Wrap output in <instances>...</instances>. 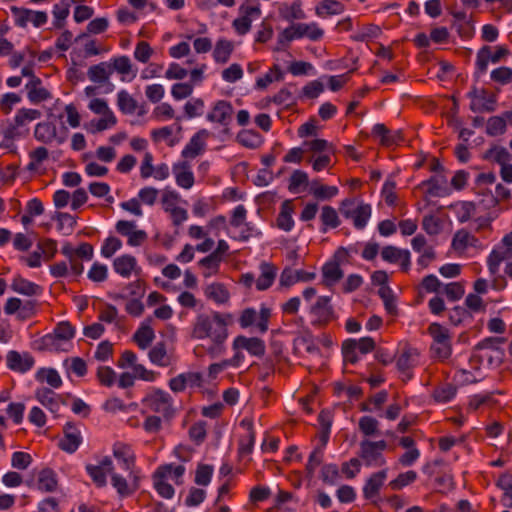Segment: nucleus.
<instances>
[{"label":"nucleus","instance_id":"obj_1","mask_svg":"<svg viewBox=\"0 0 512 512\" xmlns=\"http://www.w3.org/2000/svg\"><path fill=\"white\" fill-rule=\"evenodd\" d=\"M234 317L228 312L210 311L199 313L191 323L190 337L193 340H206L200 347L212 359L226 353V342L229 337L228 327Z\"/></svg>","mask_w":512,"mask_h":512},{"label":"nucleus","instance_id":"obj_2","mask_svg":"<svg viewBox=\"0 0 512 512\" xmlns=\"http://www.w3.org/2000/svg\"><path fill=\"white\" fill-rule=\"evenodd\" d=\"M185 471L184 465L174 463L158 466L152 475L154 489L161 497L172 499L175 494L172 484L182 485Z\"/></svg>","mask_w":512,"mask_h":512},{"label":"nucleus","instance_id":"obj_3","mask_svg":"<svg viewBox=\"0 0 512 512\" xmlns=\"http://www.w3.org/2000/svg\"><path fill=\"white\" fill-rule=\"evenodd\" d=\"M141 414H157L163 419H171L176 412L173 397L165 390L150 388L141 399Z\"/></svg>","mask_w":512,"mask_h":512},{"label":"nucleus","instance_id":"obj_4","mask_svg":"<svg viewBox=\"0 0 512 512\" xmlns=\"http://www.w3.org/2000/svg\"><path fill=\"white\" fill-rule=\"evenodd\" d=\"M87 107L92 113L100 116V118L92 119L85 125V129L88 133L97 134L105 130H110L117 125L118 119L113 110L109 107L106 99L91 98Z\"/></svg>","mask_w":512,"mask_h":512},{"label":"nucleus","instance_id":"obj_5","mask_svg":"<svg viewBox=\"0 0 512 512\" xmlns=\"http://www.w3.org/2000/svg\"><path fill=\"white\" fill-rule=\"evenodd\" d=\"M317 295V291L313 287H307L303 290V299L310 303L309 314L313 319V323L325 325L335 318L334 308L331 304V296H318L314 302H311Z\"/></svg>","mask_w":512,"mask_h":512},{"label":"nucleus","instance_id":"obj_6","mask_svg":"<svg viewBox=\"0 0 512 512\" xmlns=\"http://www.w3.org/2000/svg\"><path fill=\"white\" fill-rule=\"evenodd\" d=\"M432 337L430 346L431 355L434 359L444 362L452 355V334L449 329L439 323H432L428 327Z\"/></svg>","mask_w":512,"mask_h":512},{"label":"nucleus","instance_id":"obj_7","mask_svg":"<svg viewBox=\"0 0 512 512\" xmlns=\"http://www.w3.org/2000/svg\"><path fill=\"white\" fill-rule=\"evenodd\" d=\"M339 211L345 219L352 222L357 230H363L372 215L371 205L355 198L343 200L340 203Z\"/></svg>","mask_w":512,"mask_h":512},{"label":"nucleus","instance_id":"obj_8","mask_svg":"<svg viewBox=\"0 0 512 512\" xmlns=\"http://www.w3.org/2000/svg\"><path fill=\"white\" fill-rule=\"evenodd\" d=\"M495 352L494 350L486 349L482 350L479 354H473L469 359V367L457 369L453 380L458 385H468L477 382L481 377L482 360H490L492 358L491 354Z\"/></svg>","mask_w":512,"mask_h":512},{"label":"nucleus","instance_id":"obj_9","mask_svg":"<svg viewBox=\"0 0 512 512\" xmlns=\"http://www.w3.org/2000/svg\"><path fill=\"white\" fill-rule=\"evenodd\" d=\"M271 315V309L262 304L259 311H256L254 308L242 310L238 321L241 328L255 327L259 333L264 334L268 331Z\"/></svg>","mask_w":512,"mask_h":512},{"label":"nucleus","instance_id":"obj_10","mask_svg":"<svg viewBox=\"0 0 512 512\" xmlns=\"http://www.w3.org/2000/svg\"><path fill=\"white\" fill-rule=\"evenodd\" d=\"M74 336L75 328L69 322L63 321L57 324L53 333L45 335L42 342L50 349L68 351Z\"/></svg>","mask_w":512,"mask_h":512},{"label":"nucleus","instance_id":"obj_11","mask_svg":"<svg viewBox=\"0 0 512 512\" xmlns=\"http://www.w3.org/2000/svg\"><path fill=\"white\" fill-rule=\"evenodd\" d=\"M359 447V457L366 467L377 468L386 464V458L383 455L387 448L385 440H362Z\"/></svg>","mask_w":512,"mask_h":512},{"label":"nucleus","instance_id":"obj_12","mask_svg":"<svg viewBox=\"0 0 512 512\" xmlns=\"http://www.w3.org/2000/svg\"><path fill=\"white\" fill-rule=\"evenodd\" d=\"M112 453L121 468L128 473V478H137L136 455L130 444L116 442L112 447Z\"/></svg>","mask_w":512,"mask_h":512},{"label":"nucleus","instance_id":"obj_13","mask_svg":"<svg viewBox=\"0 0 512 512\" xmlns=\"http://www.w3.org/2000/svg\"><path fill=\"white\" fill-rule=\"evenodd\" d=\"M509 50L504 45L494 47V51L490 46H483L480 48L476 55V69L478 74H484L487 71L488 64L491 62L496 64L503 58L508 56Z\"/></svg>","mask_w":512,"mask_h":512},{"label":"nucleus","instance_id":"obj_14","mask_svg":"<svg viewBox=\"0 0 512 512\" xmlns=\"http://www.w3.org/2000/svg\"><path fill=\"white\" fill-rule=\"evenodd\" d=\"M11 13L14 17L15 24L18 27L25 28L28 24L39 28L48 21V14L45 11H35L23 7H12Z\"/></svg>","mask_w":512,"mask_h":512},{"label":"nucleus","instance_id":"obj_15","mask_svg":"<svg viewBox=\"0 0 512 512\" xmlns=\"http://www.w3.org/2000/svg\"><path fill=\"white\" fill-rule=\"evenodd\" d=\"M85 470L96 486L104 487L107 484L106 476L107 474L111 475L114 465L110 457L104 456L96 463L86 464Z\"/></svg>","mask_w":512,"mask_h":512},{"label":"nucleus","instance_id":"obj_16","mask_svg":"<svg viewBox=\"0 0 512 512\" xmlns=\"http://www.w3.org/2000/svg\"><path fill=\"white\" fill-rule=\"evenodd\" d=\"M172 174L178 187L190 190L195 184V176L189 161L181 160L173 164Z\"/></svg>","mask_w":512,"mask_h":512},{"label":"nucleus","instance_id":"obj_17","mask_svg":"<svg viewBox=\"0 0 512 512\" xmlns=\"http://www.w3.org/2000/svg\"><path fill=\"white\" fill-rule=\"evenodd\" d=\"M210 137V132L206 129H201L195 133L188 143L183 148L181 155L185 160L194 159L204 153L206 149L207 139Z\"/></svg>","mask_w":512,"mask_h":512},{"label":"nucleus","instance_id":"obj_18","mask_svg":"<svg viewBox=\"0 0 512 512\" xmlns=\"http://www.w3.org/2000/svg\"><path fill=\"white\" fill-rule=\"evenodd\" d=\"M113 270L121 277L128 279L132 276H139L141 267L137 259L130 254H123L113 260Z\"/></svg>","mask_w":512,"mask_h":512},{"label":"nucleus","instance_id":"obj_19","mask_svg":"<svg viewBox=\"0 0 512 512\" xmlns=\"http://www.w3.org/2000/svg\"><path fill=\"white\" fill-rule=\"evenodd\" d=\"M233 350H246L250 355L262 357L265 354V343L257 337H246L239 335L234 338L232 343Z\"/></svg>","mask_w":512,"mask_h":512},{"label":"nucleus","instance_id":"obj_20","mask_svg":"<svg viewBox=\"0 0 512 512\" xmlns=\"http://www.w3.org/2000/svg\"><path fill=\"white\" fill-rule=\"evenodd\" d=\"M233 113L232 105L225 100H218L211 105L206 119L209 122L217 123L222 126L229 124Z\"/></svg>","mask_w":512,"mask_h":512},{"label":"nucleus","instance_id":"obj_21","mask_svg":"<svg viewBox=\"0 0 512 512\" xmlns=\"http://www.w3.org/2000/svg\"><path fill=\"white\" fill-rule=\"evenodd\" d=\"M168 385L175 393L182 392L186 388L200 387L202 385V375L198 372L181 373L170 379Z\"/></svg>","mask_w":512,"mask_h":512},{"label":"nucleus","instance_id":"obj_22","mask_svg":"<svg viewBox=\"0 0 512 512\" xmlns=\"http://www.w3.org/2000/svg\"><path fill=\"white\" fill-rule=\"evenodd\" d=\"M387 479V469L372 473L365 481L362 488L363 497L368 500H374L379 496L380 490Z\"/></svg>","mask_w":512,"mask_h":512},{"label":"nucleus","instance_id":"obj_23","mask_svg":"<svg viewBox=\"0 0 512 512\" xmlns=\"http://www.w3.org/2000/svg\"><path fill=\"white\" fill-rule=\"evenodd\" d=\"M241 427L245 428L246 433L240 438L238 444V455L241 458L249 456L254 448L256 440V432L254 430L253 422L250 419H243L240 423Z\"/></svg>","mask_w":512,"mask_h":512},{"label":"nucleus","instance_id":"obj_24","mask_svg":"<svg viewBox=\"0 0 512 512\" xmlns=\"http://www.w3.org/2000/svg\"><path fill=\"white\" fill-rule=\"evenodd\" d=\"M152 318H146L133 335V340L141 350H146L155 339V332L152 328Z\"/></svg>","mask_w":512,"mask_h":512},{"label":"nucleus","instance_id":"obj_25","mask_svg":"<svg viewBox=\"0 0 512 512\" xmlns=\"http://www.w3.org/2000/svg\"><path fill=\"white\" fill-rule=\"evenodd\" d=\"M10 287L15 293L28 297L38 296L43 291V288L40 285L22 277L19 274L12 278Z\"/></svg>","mask_w":512,"mask_h":512},{"label":"nucleus","instance_id":"obj_26","mask_svg":"<svg viewBox=\"0 0 512 512\" xmlns=\"http://www.w3.org/2000/svg\"><path fill=\"white\" fill-rule=\"evenodd\" d=\"M82 442L79 429L74 425L67 424L64 428V436L59 441V447L68 453L75 452Z\"/></svg>","mask_w":512,"mask_h":512},{"label":"nucleus","instance_id":"obj_27","mask_svg":"<svg viewBox=\"0 0 512 512\" xmlns=\"http://www.w3.org/2000/svg\"><path fill=\"white\" fill-rule=\"evenodd\" d=\"M7 366L14 371L24 373L34 365V358L28 353L10 351L6 357Z\"/></svg>","mask_w":512,"mask_h":512},{"label":"nucleus","instance_id":"obj_28","mask_svg":"<svg viewBox=\"0 0 512 512\" xmlns=\"http://www.w3.org/2000/svg\"><path fill=\"white\" fill-rule=\"evenodd\" d=\"M112 71H116L122 81H132L136 75L137 70L133 67V64L128 56H118L111 60Z\"/></svg>","mask_w":512,"mask_h":512},{"label":"nucleus","instance_id":"obj_29","mask_svg":"<svg viewBox=\"0 0 512 512\" xmlns=\"http://www.w3.org/2000/svg\"><path fill=\"white\" fill-rule=\"evenodd\" d=\"M281 19L294 23L296 20H303L306 14L302 8V2L295 0L292 3H281L278 8Z\"/></svg>","mask_w":512,"mask_h":512},{"label":"nucleus","instance_id":"obj_30","mask_svg":"<svg viewBox=\"0 0 512 512\" xmlns=\"http://www.w3.org/2000/svg\"><path fill=\"white\" fill-rule=\"evenodd\" d=\"M478 239L468 231L458 230L452 239L451 246L459 254L465 253L469 248L478 246Z\"/></svg>","mask_w":512,"mask_h":512},{"label":"nucleus","instance_id":"obj_31","mask_svg":"<svg viewBox=\"0 0 512 512\" xmlns=\"http://www.w3.org/2000/svg\"><path fill=\"white\" fill-rule=\"evenodd\" d=\"M27 96L31 103L38 104L51 98L50 92L42 86L38 77H32L26 84Z\"/></svg>","mask_w":512,"mask_h":512},{"label":"nucleus","instance_id":"obj_32","mask_svg":"<svg viewBox=\"0 0 512 512\" xmlns=\"http://www.w3.org/2000/svg\"><path fill=\"white\" fill-rule=\"evenodd\" d=\"M35 138L45 144H50L54 141L62 143L63 139L57 136L56 126L50 122L38 123L34 130Z\"/></svg>","mask_w":512,"mask_h":512},{"label":"nucleus","instance_id":"obj_33","mask_svg":"<svg viewBox=\"0 0 512 512\" xmlns=\"http://www.w3.org/2000/svg\"><path fill=\"white\" fill-rule=\"evenodd\" d=\"M382 35V29L376 24H364L358 26L350 38L356 42H370Z\"/></svg>","mask_w":512,"mask_h":512},{"label":"nucleus","instance_id":"obj_34","mask_svg":"<svg viewBox=\"0 0 512 512\" xmlns=\"http://www.w3.org/2000/svg\"><path fill=\"white\" fill-rule=\"evenodd\" d=\"M36 399L52 413H58L61 407V401L57 394L51 389L39 388L35 392Z\"/></svg>","mask_w":512,"mask_h":512},{"label":"nucleus","instance_id":"obj_35","mask_svg":"<svg viewBox=\"0 0 512 512\" xmlns=\"http://www.w3.org/2000/svg\"><path fill=\"white\" fill-rule=\"evenodd\" d=\"M277 275V269L270 263L260 264V275L256 279V288L259 291L267 290L272 286Z\"/></svg>","mask_w":512,"mask_h":512},{"label":"nucleus","instance_id":"obj_36","mask_svg":"<svg viewBox=\"0 0 512 512\" xmlns=\"http://www.w3.org/2000/svg\"><path fill=\"white\" fill-rule=\"evenodd\" d=\"M111 484L116 489L118 494L121 497H126L131 495L138 487L137 480L134 478H129L132 482L129 483L128 480L118 473H115L114 471L111 473Z\"/></svg>","mask_w":512,"mask_h":512},{"label":"nucleus","instance_id":"obj_37","mask_svg":"<svg viewBox=\"0 0 512 512\" xmlns=\"http://www.w3.org/2000/svg\"><path fill=\"white\" fill-rule=\"evenodd\" d=\"M345 6L336 0H322L315 7V14L320 18L342 14Z\"/></svg>","mask_w":512,"mask_h":512},{"label":"nucleus","instance_id":"obj_38","mask_svg":"<svg viewBox=\"0 0 512 512\" xmlns=\"http://www.w3.org/2000/svg\"><path fill=\"white\" fill-rule=\"evenodd\" d=\"M233 50L234 44L232 41L225 38L218 39L212 53L214 61L219 64L227 63Z\"/></svg>","mask_w":512,"mask_h":512},{"label":"nucleus","instance_id":"obj_39","mask_svg":"<svg viewBox=\"0 0 512 512\" xmlns=\"http://www.w3.org/2000/svg\"><path fill=\"white\" fill-rule=\"evenodd\" d=\"M294 212V208L292 202L286 200L282 203L280 207V211L277 217V226L279 229L289 232L294 227V220L292 214Z\"/></svg>","mask_w":512,"mask_h":512},{"label":"nucleus","instance_id":"obj_40","mask_svg":"<svg viewBox=\"0 0 512 512\" xmlns=\"http://www.w3.org/2000/svg\"><path fill=\"white\" fill-rule=\"evenodd\" d=\"M56 474L51 469L41 470L36 478V487L41 492H53L57 488Z\"/></svg>","mask_w":512,"mask_h":512},{"label":"nucleus","instance_id":"obj_41","mask_svg":"<svg viewBox=\"0 0 512 512\" xmlns=\"http://www.w3.org/2000/svg\"><path fill=\"white\" fill-rule=\"evenodd\" d=\"M205 296L218 305L226 304L230 299V293L221 283H212L205 288Z\"/></svg>","mask_w":512,"mask_h":512},{"label":"nucleus","instance_id":"obj_42","mask_svg":"<svg viewBox=\"0 0 512 512\" xmlns=\"http://www.w3.org/2000/svg\"><path fill=\"white\" fill-rule=\"evenodd\" d=\"M87 75L90 81L94 83H105L109 80L112 75L111 65L107 62H101L96 65H92L88 71Z\"/></svg>","mask_w":512,"mask_h":512},{"label":"nucleus","instance_id":"obj_43","mask_svg":"<svg viewBox=\"0 0 512 512\" xmlns=\"http://www.w3.org/2000/svg\"><path fill=\"white\" fill-rule=\"evenodd\" d=\"M419 353L417 349L407 348L397 358L396 365L403 373H408L418 363Z\"/></svg>","mask_w":512,"mask_h":512},{"label":"nucleus","instance_id":"obj_44","mask_svg":"<svg viewBox=\"0 0 512 512\" xmlns=\"http://www.w3.org/2000/svg\"><path fill=\"white\" fill-rule=\"evenodd\" d=\"M320 220L322 223L321 231L324 233L328 229H335L341 224L337 210L329 205L322 207Z\"/></svg>","mask_w":512,"mask_h":512},{"label":"nucleus","instance_id":"obj_45","mask_svg":"<svg viewBox=\"0 0 512 512\" xmlns=\"http://www.w3.org/2000/svg\"><path fill=\"white\" fill-rule=\"evenodd\" d=\"M221 262L222 259L212 254L202 258L200 261H198V266L201 269L202 276L204 278H210L218 274Z\"/></svg>","mask_w":512,"mask_h":512},{"label":"nucleus","instance_id":"obj_46","mask_svg":"<svg viewBox=\"0 0 512 512\" xmlns=\"http://www.w3.org/2000/svg\"><path fill=\"white\" fill-rule=\"evenodd\" d=\"M38 382L46 383L54 389L62 386V379L57 370L53 368H41L35 374Z\"/></svg>","mask_w":512,"mask_h":512},{"label":"nucleus","instance_id":"obj_47","mask_svg":"<svg viewBox=\"0 0 512 512\" xmlns=\"http://www.w3.org/2000/svg\"><path fill=\"white\" fill-rule=\"evenodd\" d=\"M70 14L69 0H61L53 6V26L54 28L61 29L66 23V19Z\"/></svg>","mask_w":512,"mask_h":512},{"label":"nucleus","instance_id":"obj_48","mask_svg":"<svg viewBox=\"0 0 512 512\" xmlns=\"http://www.w3.org/2000/svg\"><path fill=\"white\" fill-rule=\"evenodd\" d=\"M496 485L503 491L502 504L512 509V474H501L496 480Z\"/></svg>","mask_w":512,"mask_h":512},{"label":"nucleus","instance_id":"obj_49","mask_svg":"<svg viewBox=\"0 0 512 512\" xmlns=\"http://www.w3.org/2000/svg\"><path fill=\"white\" fill-rule=\"evenodd\" d=\"M149 360L159 367H166L170 364V357L163 342H158L148 353Z\"/></svg>","mask_w":512,"mask_h":512},{"label":"nucleus","instance_id":"obj_50","mask_svg":"<svg viewBox=\"0 0 512 512\" xmlns=\"http://www.w3.org/2000/svg\"><path fill=\"white\" fill-rule=\"evenodd\" d=\"M117 107L124 114H133L137 109V101L125 89L117 92Z\"/></svg>","mask_w":512,"mask_h":512},{"label":"nucleus","instance_id":"obj_51","mask_svg":"<svg viewBox=\"0 0 512 512\" xmlns=\"http://www.w3.org/2000/svg\"><path fill=\"white\" fill-rule=\"evenodd\" d=\"M238 10L239 15L251 22L259 19L262 15L261 6L257 0H244Z\"/></svg>","mask_w":512,"mask_h":512},{"label":"nucleus","instance_id":"obj_52","mask_svg":"<svg viewBox=\"0 0 512 512\" xmlns=\"http://www.w3.org/2000/svg\"><path fill=\"white\" fill-rule=\"evenodd\" d=\"M237 141L244 147L256 149L263 143V137L254 130H242L237 135Z\"/></svg>","mask_w":512,"mask_h":512},{"label":"nucleus","instance_id":"obj_53","mask_svg":"<svg viewBox=\"0 0 512 512\" xmlns=\"http://www.w3.org/2000/svg\"><path fill=\"white\" fill-rule=\"evenodd\" d=\"M456 392L457 389L454 385L445 383L434 389L432 397L435 402L445 404L454 399Z\"/></svg>","mask_w":512,"mask_h":512},{"label":"nucleus","instance_id":"obj_54","mask_svg":"<svg viewBox=\"0 0 512 512\" xmlns=\"http://www.w3.org/2000/svg\"><path fill=\"white\" fill-rule=\"evenodd\" d=\"M417 473L413 470L400 473L395 479L388 483V486L393 491H399L406 486L411 485L417 480Z\"/></svg>","mask_w":512,"mask_h":512},{"label":"nucleus","instance_id":"obj_55","mask_svg":"<svg viewBox=\"0 0 512 512\" xmlns=\"http://www.w3.org/2000/svg\"><path fill=\"white\" fill-rule=\"evenodd\" d=\"M284 73L278 65L271 67L263 76L256 81V87L259 89L267 88L271 83L281 81Z\"/></svg>","mask_w":512,"mask_h":512},{"label":"nucleus","instance_id":"obj_56","mask_svg":"<svg viewBox=\"0 0 512 512\" xmlns=\"http://www.w3.org/2000/svg\"><path fill=\"white\" fill-rule=\"evenodd\" d=\"M300 23V32L301 39L307 38L311 41H319L324 36V30L319 26L317 22H299Z\"/></svg>","mask_w":512,"mask_h":512},{"label":"nucleus","instance_id":"obj_57","mask_svg":"<svg viewBox=\"0 0 512 512\" xmlns=\"http://www.w3.org/2000/svg\"><path fill=\"white\" fill-rule=\"evenodd\" d=\"M308 183V174L302 170H295L289 178L288 188L292 193H299L306 189Z\"/></svg>","mask_w":512,"mask_h":512},{"label":"nucleus","instance_id":"obj_58","mask_svg":"<svg viewBox=\"0 0 512 512\" xmlns=\"http://www.w3.org/2000/svg\"><path fill=\"white\" fill-rule=\"evenodd\" d=\"M41 117V112L36 109L22 108L17 111L14 122L16 128H21Z\"/></svg>","mask_w":512,"mask_h":512},{"label":"nucleus","instance_id":"obj_59","mask_svg":"<svg viewBox=\"0 0 512 512\" xmlns=\"http://www.w3.org/2000/svg\"><path fill=\"white\" fill-rule=\"evenodd\" d=\"M384 261L389 263H397L400 260L409 261V251L401 250L395 246H386L381 251Z\"/></svg>","mask_w":512,"mask_h":512},{"label":"nucleus","instance_id":"obj_60","mask_svg":"<svg viewBox=\"0 0 512 512\" xmlns=\"http://www.w3.org/2000/svg\"><path fill=\"white\" fill-rule=\"evenodd\" d=\"M61 253L70 262L72 274L76 276L82 274L84 267L83 264L76 259V248H74L70 243H65L61 248Z\"/></svg>","mask_w":512,"mask_h":512},{"label":"nucleus","instance_id":"obj_61","mask_svg":"<svg viewBox=\"0 0 512 512\" xmlns=\"http://www.w3.org/2000/svg\"><path fill=\"white\" fill-rule=\"evenodd\" d=\"M68 373H72L77 377H84L87 374V363L80 357H70L63 362Z\"/></svg>","mask_w":512,"mask_h":512},{"label":"nucleus","instance_id":"obj_62","mask_svg":"<svg viewBox=\"0 0 512 512\" xmlns=\"http://www.w3.org/2000/svg\"><path fill=\"white\" fill-rule=\"evenodd\" d=\"M205 103L201 98H191L183 106L184 115L188 119L203 115Z\"/></svg>","mask_w":512,"mask_h":512},{"label":"nucleus","instance_id":"obj_63","mask_svg":"<svg viewBox=\"0 0 512 512\" xmlns=\"http://www.w3.org/2000/svg\"><path fill=\"white\" fill-rule=\"evenodd\" d=\"M152 118L159 122L171 119H180L179 117H176L175 110L172 105L167 102L161 103L153 109Z\"/></svg>","mask_w":512,"mask_h":512},{"label":"nucleus","instance_id":"obj_64","mask_svg":"<svg viewBox=\"0 0 512 512\" xmlns=\"http://www.w3.org/2000/svg\"><path fill=\"white\" fill-rule=\"evenodd\" d=\"M214 467L210 464H198L195 470L194 482L199 486H208L212 480Z\"/></svg>","mask_w":512,"mask_h":512}]
</instances>
